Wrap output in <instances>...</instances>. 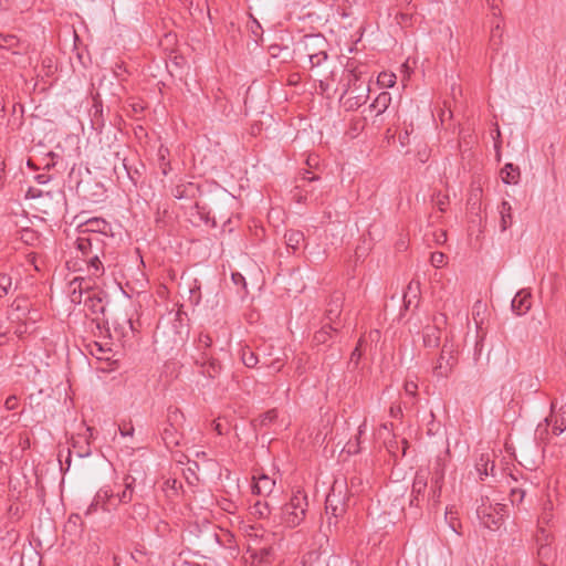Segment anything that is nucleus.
<instances>
[{"label": "nucleus", "instance_id": "nucleus-1", "mask_svg": "<svg viewBox=\"0 0 566 566\" xmlns=\"http://www.w3.org/2000/svg\"><path fill=\"white\" fill-rule=\"evenodd\" d=\"M307 495L304 491L297 490L293 493L290 502L281 509V521L287 527L298 526L305 518L307 510Z\"/></svg>", "mask_w": 566, "mask_h": 566}, {"label": "nucleus", "instance_id": "nucleus-2", "mask_svg": "<svg viewBox=\"0 0 566 566\" xmlns=\"http://www.w3.org/2000/svg\"><path fill=\"white\" fill-rule=\"evenodd\" d=\"M509 513V506L502 503H492L489 497H481L476 507V516L490 530H499Z\"/></svg>", "mask_w": 566, "mask_h": 566}, {"label": "nucleus", "instance_id": "nucleus-3", "mask_svg": "<svg viewBox=\"0 0 566 566\" xmlns=\"http://www.w3.org/2000/svg\"><path fill=\"white\" fill-rule=\"evenodd\" d=\"M457 364L458 350L452 343L446 340L433 366V376L437 378H448L452 374Z\"/></svg>", "mask_w": 566, "mask_h": 566}, {"label": "nucleus", "instance_id": "nucleus-4", "mask_svg": "<svg viewBox=\"0 0 566 566\" xmlns=\"http://www.w3.org/2000/svg\"><path fill=\"white\" fill-rule=\"evenodd\" d=\"M325 511L326 514H331L327 518V525H332V518H337L342 516L346 512V503L342 496V489L337 482L334 483L331 492L326 496L325 501Z\"/></svg>", "mask_w": 566, "mask_h": 566}, {"label": "nucleus", "instance_id": "nucleus-5", "mask_svg": "<svg viewBox=\"0 0 566 566\" xmlns=\"http://www.w3.org/2000/svg\"><path fill=\"white\" fill-rule=\"evenodd\" d=\"M536 541L538 544L537 556L541 566H547V562L555 557V551L551 545L549 534H547L544 528H539Z\"/></svg>", "mask_w": 566, "mask_h": 566}, {"label": "nucleus", "instance_id": "nucleus-6", "mask_svg": "<svg viewBox=\"0 0 566 566\" xmlns=\"http://www.w3.org/2000/svg\"><path fill=\"white\" fill-rule=\"evenodd\" d=\"M303 180L307 184L297 186L295 188L296 191L294 192L293 198L296 199L298 202H303V201L305 202L308 197L312 201H317L318 197L317 196L314 197V188L307 189V187L311 186L312 182L319 180V177L310 171H306L303 177Z\"/></svg>", "mask_w": 566, "mask_h": 566}, {"label": "nucleus", "instance_id": "nucleus-7", "mask_svg": "<svg viewBox=\"0 0 566 566\" xmlns=\"http://www.w3.org/2000/svg\"><path fill=\"white\" fill-rule=\"evenodd\" d=\"M532 306V294L526 289L520 290L511 302L513 313L518 316L525 315Z\"/></svg>", "mask_w": 566, "mask_h": 566}, {"label": "nucleus", "instance_id": "nucleus-8", "mask_svg": "<svg viewBox=\"0 0 566 566\" xmlns=\"http://www.w3.org/2000/svg\"><path fill=\"white\" fill-rule=\"evenodd\" d=\"M195 364L200 368V373L211 379L217 378L222 371L221 363L212 355L209 358H195Z\"/></svg>", "mask_w": 566, "mask_h": 566}, {"label": "nucleus", "instance_id": "nucleus-9", "mask_svg": "<svg viewBox=\"0 0 566 566\" xmlns=\"http://www.w3.org/2000/svg\"><path fill=\"white\" fill-rule=\"evenodd\" d=\"M344 303V295L342 292H334L327 303L325 312L326 319L331 324H335L339 318Z\"/></svg>", "mask_w": 566, "mask_h": 566}, {"label": "nucleus", "instance_id": "nucleus-10", "mask_svg": "<svg viewBox=\"0 0 566 566\" xmlns=\"http://www.w3.org/2000/svg\"><path fill=\"white\" fill-rule=\"evenodd\" d=\"M428 486V472L423 470H419L416 473L413 483H412V490L411 495L412 499L410 500L411 505H418L419 496H423L426 489Z\"/></svg>", "mask_w": 566, "mask_h": 566}, {"label": "nucleus", "instance_id": "nucleus-11", "mask_svg": "<svg viewBox=\"0 0 566 566\" xmlns=\"http://www.w3.org/2000/svg\"><path fill=\"white\" fill-rule=\"evenodd\" d=\"M84 229L81 230V233H101L104 238L108 237V232L111 231V226L107 221L101 218H93L87 220L83 224Z\"/></svg>", "mask_w": 566, "mask_h": 566}, {"label": "nucleus", "instance_id": "nucleus-12", "mask_svg": "<svg viewBox=\"0 0 566 566\" xmlns=\"http://www.w3.org/2000/svg\"><path fill=\"white\" fill-rule=\"evenodd\" d=\"M253 480L252 491L258 495H270L275 486V481L266 474L254 476Z\"/></svg>", "mask_w": 566, "mask_h": 566}, {"label": "nucleus", "instance_id": "nucleus-13", "mask_svg": "<svg viewBox=\"0 0 566 566\" xmlns=\"http://www.w3.org/2000/svg\"><path fill=\"white\" fill-rule=\"evenodd\" d=\"M447 469V454L438 455L434 460L432 471H431V484H442L444 481Z\"/></svg>", "mask_w": 566, "mask_h": 566}, {"label": "nucleus", "instance_id": "nucleus-14", "mask_svg": "<svg viewBox=\"0 0 566 566\" xmlns=\"http://www.w3.org/2000/svg\"><path fill=\"white\" fill-rule=\"evenodd\" d=\"M423 345L427 348H436L440 345L441 332L437 326H427L422 334Z\"/></svg>", "mask_w": 566, "mask_h": 566}, {"label": "nucleus", "instance_id": "nucleus-15", "mask_svg": "<svg viewBox=\"0 0 566 566\" xmlns=\"http://www.w3.org/2000/svg\"><path fill=\"white\" fill-rule=\"evenodd\" d=\"M212 346V338L205 333H200L197 339L198 356L196 358H209L211 356L210 349Z\"/></svg>", "mask_w": 566, "mask_h": 566}, {"label": "nucleus", "instance_id": "nucleus-16", "mask_svg": "<svg viewBox=\"0 0 566 566\" xmlns=\"http://www.w3.org/2000/svg\"><path fill=\"white\" fill-rule=\"evenodd\" d=\"M285 243L293 251L298 250L305 241L304 233L298 230H287L284 234Z\"/></svg>", "mask_w": 566, "mask_h": 566}, {"label": "nucleus", "instance_id": "nucleus-17", "mask_svg": "<svg viewBox=\"0 0 566 566\" xmlns=\"http://www.w3.org/2000/svg\"><path fill=\"white\" fill-rule=\"evenodd\" d=\"M500 212V228L506 231L513 223L512 207L507 201H502L499 207Z\"/></svg>", "mask_w": 566, "mask_h": 566}, {"label": "nucleus", "instance_id": "nucleus-18", "mask_svg": "<svg viewBox=\"0 0 566 566\" xmlns=\"http://www.w3.org/2000/svg\"><path fill=\"white\" fill-rule=\"evenodd\" d=\"M99 256L101 255H90L88 258L83 260L86 263L88 273L95 277H101L105 271L103 262L101 261Z\"/></svg>", "mask_w": 566, "mask_h": 566}, {"label": "nucleus", "instance_id": "nucleus-19", "mask_svg": "<svg viewBox=\"0 0 566 566\" xmlns=\"http://www.w3.org/2000/svg\"><path fill=\"white\" fill-rule=\"evenodd\" d=\"M520 176H521L520 168L517 166H514L511 163L506 164L501 170V177H502L503 182L509 184V185L517 184Z\"/></svg>", "mask_w": 566, "mask_h": 566}, {"label": "nucleus", "instance_id": "nucleus-20", "mask_svg": "<svg viewBox=\"0 0 566 566\" xmlns=\"http://www.w3.org/2000/svg\"><path fill=\"white\" fill-rule=\"evenodd\" d=\"M76 249L81 252L83 260L92 255V233L83 234L75 241Z\"/></svg>", "mask_w": 566, "mask_h": 566}, {"label": "nucleus", "instance_id": "nucleus-21", "mask_svg": "<svg viewBox=\"0 0 566 566\" xmlns=\"http://www.w3.org/2000/svg\"><path fill=\"white\" fill-rule=\"evenodd\" d=\"M77 283V287H73L71 293V301L75 304L82 303V295L84 291L90 290V285L86 283L85 279L76 277L72 281L71 285H75Z\"/></svg>", "mask_w": 566, "mask_h": 566}, {"label": "nucleus", "instance_id": "nucleus-22", "mask_svg": "<svg viewBox=\"0 0 566 566\" xmlns=\"http://www.w3.org/2000/svg\"><path fill=\"white\" fill-rule=\"evenodd\" d=\"M368 91L369 88H361V92L359 94H357L356 96L348 97L344 102V107L346 108V111H355L359 108L363 104H365L368 97Z\"/></svg>", "mask_w": 566, "mask_h": 566}, {"label": "nucleus", "instance_id": "nucleus-23", "mask_svg": "<svg viewBox=\"0 0 566 566\" xmlns=\"http://www.w3.org/2000/svg\"><path fill=\"white\" fill-rule=\"evenodd\" d=\"M339 331L338 326H334L331 323H326L323 327L314 334V340L317 344H325L332 337L333 333Z\"/></svg>", "mask_w": 566, "mask_h": 566}, {"label": "nucleus", "instance_id": "nucleus-24", "mask_svg": "<svg viewBox=\"0 0 566 566\" xmlns=\"http://www.w3.org/2000/svg\"><path fill=\"white\" fill-rule=\"evenodd\" d=\"M169 157V149L165 146H160L157 151L158 165L164 176H167L171 170Z\"/></svg>", "mask_w": 566, "mask_h": 566}, {"label": "nucleus", "instance_id": "nucleus-25", "mask_svg": "<svg viewBox=\"0 0 566 566\" xmlns=\"http://www.w3.org/2000/svg\"><path fill=\"white\" fill-rule=\"evenodd\" d=\"M566 429V403L562 405L557 416L554 419L553 432L558 436Z\"/></svg>", "mask_w": 566, "mask_h": 566}, {"label": "nucleus", "instance_id": "nucleus-26", "mask_svg": "<svg viewBox=\"0 0 566 566\" xmlns=\"http://www.w3.org/2000/svg\"><path fill=\"white\" fill-rule=\"evenodd\" d=\"M135 478L127 475L125 478V489L123 492L117 494L118 501L120 503H129L133 500V492H134V485Z\"/></svg>", "mask_w": 566, "mask_h": 566}, {"label": "nucleus", "instance_id": "nucleus-27", "mask_svg": "<svg viewBox=\"0 0 566 566\" xmlns=\"http://www.w3.org/2000/svg\"><path fill=\"white\" fill-rule=\"evenodd\" d=\"M84 303H85V306H87L88 310L93 314L104 313L105 308H104V305H103V298L99 295H97V294L90 295L84 301Z\"/></svg>", "mask_w": 566, "mask_h": 566}, {"label": "nucleus", "instance_id": "nucleus-28", "mask_svg": "<svg viewBox=\"0 0 566 566\" xmlns=\"http://www.w3.org/2000/svg\"><path fill=\"white\" fill-rule=\"evenodd\" d=\"M390 101H391L390 94L387 92H382L376 97V99L370 105V107L376 109L377 114H381L388 108Z\"/></svg>", "mask_w": 566, "mask_h": 566}, {"label": "nucleus", "instance_id": "nucleus-29", "mask_svg": "<svg viewBox=\"0 0 566 566\" xmlns=\"http://www.w3.org/2000/svg\"><path fill=\"white\" fill-rule=\"evenodd\" d=\"M277 418L276 410L272 409L262 415H260L256 419L253 420V426L256 427H268L273 423Z\"/></svg>", "mask_w": 566, "mask_h": 566}, {"label": "nucleus", "instance_id": "nucleus-30", "mask_svg": "<svg viewBox=\"0 0 566 566\" xmlns=\"http://www.w3.org/2000/svg\"><path fill=\"white\" fill-rule=\"evenodd\" d=\"M366 429V422H363L358 428V433L354 441H348L345 446L344 450L348 454H357L360 451L359 444H360V436L365 432Z\"/></svg>", "mask_w": 566, "mask_h": 566}, {"label": "nucleus", "instance_id": "nucleus-31", "mask_svg": "<svg viewBox=\"0 0 566 566\" xmlns=\"http://www.w3.org/2000/svg\"><path fill=\"white\" fill-rule=\"evenodd\" d=\"M103 234L92 233V255H103L106 247V242Z\"/></svg>", "mask_w": 566, "mask_h": 566}, {"label": "nucleus", "instance_id": "nucleus-32", "mask_svg": "<svg viewBox=\"0 0 566 566\" xmlns=\"http://www.w3.org/2000/svg\"><path fill=\"white\" fill-rule=\"evenodd\" d=\"M306 49H307V56L310 59L312 67L319 66L328 57L325 50H319L318 52H314L310 49L308 43H306Z\"/></svg>", "mask_w": 566, "mask_h": 566}, {"label": "nucleus", "instance_id": "nucleus-33", "mask_svg": "<svg viewBox=\"0 0 566 566\" xmlns=\"http://www.w3.org/2000/svg\"><path fill=\"white\" fill-rule=\"evenodd\" d=\"M241 359L244 366L249 368L255 367L259 361L256 354L249 347L242 348Z\"/></svg>", "mask_w": 566, "mask_h": 566}, {"label": "nucleus", "instance_id": "nucleus-34", "mask_svg": "<svg viewBox=\"0 0 566 566\" xmlns=\"http://www.w3.org/2000/svg\"><path fill=\"white\" fill-rule=\"evenodd\" d=\"M12 287V277L7 273H0V297L8 295Z\"/></svg>", "mask_w": 566, "mask_h": 566}, {"label": "nucleus", "instance_id": "nucleus-35", "mask_svg": "<svg viewBox=\"0 0 566 566\" xmlns=\"http://www.w3.org/2000/svg\"><path fill=\"white\" fill-rule=\"evenodd\" d=\"M163 439L167 447L177 446L179 443V441L175 434V428L171 424H169L168 427H166L164 429Z\"/></svg>", "mask_w": 566, "mask_h": 566}, {"label": "nucleus", "instance_id": "nucleus-36", "mask_svg": "<svg viewBox=\"0 0 566 566\" xmlns=\"http://www.w3.org/2000/svg\"><path fill=\"white\" fill-rule=\"evenodd\" d=\"M378 83L385 87H391L396 83V75L392 73L381 72L378 75Z\"/></svg>", "mask_w": 566, "mask_h": 566}, {"label": "nucleus", "instance_id": "nucleus-37", "mask_svg": "<svg viewBox=\"0 0 566 566\" xmlns=\"http://www.w3.org/2000/svg\"><path fill=\"white\" fill-rule=\"evenodd\" d=\"M18 43V39L15 35L12 34H0V46L2 48H12L14 44Z\"/></svg>", "mask_w": 566, "mask_h": 566}, {"label": "nucleus", "instance_id": "nucleus-38", "mask_svg": "<svg viewBox=\"0 0 566 566\" xmlns=\"http://www.w3.org/2000/svg\"><path fill=\"white\" fill-rule=\"evenodd\" d=\"M446 254L442 253V252H433L431 254V258H430V261H431V264L436 268H440L446 262Z\"/></svg>", "mask_w": 566, "mask_h": 566}, {"label": "nucleus", "instance_id": "nucleus-39", "mask_svg": "<svg viewBox=\"0 0 566 566\" xmlns=\"http://www.w3.org/2000/svg\"><path fill=\"white\" fill-rule=\"evenodd\" d=\"M442 484H431L430 485V500L433 502V503H439L440 501V496H441V491H442Z\"/></svg>", "mask_w": 566, "mask_h": 566}, {"label": "nucleus", "instance_id": "nucleus-40", "mask_svg": "<svg viewBox=\"0 0 566 566\" xmlns=\"http://www.w3.org/2000/svg\"><path fill=\"white\" fill-rule=\"evenodd\" d=\"M525 492L522 489H512L510 493L512 504L522 503Z\"/></svg>", "mask_w": 566, "mask_h": 566}, {"label": "nucleus", "instance_id": "nucleus-41", "mask_svg": "<svg viewBox=\"0 0 566 566\" xmlns=\"http://www.w3.org/2000/svg\"><path fill=\"white\" fill-rule=\"evenodd\" d=\"M403 388H405V391L407 395H409L412 398H416L417 392H418V384L416 381L407 380L405 382Z\"/></svg>", "mask_w": 566, "mask_h": 566}, {"label": "nucleus", "instance_id": "nucleus-42", "mask_svg": "<svg viewBox=\"0 0 566 566\" xmlns=\"http://www.w3.org/2000/svg\"><path fill=\"white\" fill-rule=\"evenodd\" d=\"M419 291H420V283L419 281H411L408 286H407V292L408 295H411L413 298H417L418 297V294H419Z\"/></svg>", "mask_w": 566, "mask_h": 566}, {"label": "nucleus", "instance_id": "nucleus-43", "mask_svg": "<svg viewBox=\"0 0 566 566\" xmlns=\"http://www.w3.org/2000/svg\"><path fill=\"white\" fill-rule=\"evenodd\" d=\"M446 520L449 522L451 530L454 533L460 534V532L458 531V526H460V523L457 522V518L452 515L451 511L446 512Z\"/></svg>", "mask_w": 566, "mask_h": 566}, {"label": "nucleus", "instance_id": "nucleus-44", "mask_svg": "<svg viewBox=\"0 0 566 566\" xmlns=\"http://www.w3.org/2000/svg\"><path fill=\"white\" fill-rule=\"evenodd\" d=\"M118 429L123 437H132L133 436L134 427L130 422H128V423L125 422L123 424H119Z\"/></svg>", "mask_w": 566, "mask_h": 566}, {"label": "nucleus", "instance_id": "nucleus-45", "mask_svg": "<svg viewBox=\"0 0 566 566\" xmlns=\"http://www.w3.org/2000/svg\"><path fill=\"white\" fill-rule=\"evenodd\" d=\"M254 509H255L256 513H259L260 516H265V515L270 514V507L266 502H264V503L256 502V504L254 505Z\"/></svg>", "mask_w": 566, "mask_h": 566}, {"label": "nucleus", "instance_id": "nucleus-46", "mask_svg": "<svg viewBox=\"0 0 566 566\" xmlns=\"http://www.w3.org/2000/svg\"><path fill=\"white\" fill-rule=\"evenodd\" d=\"M19 400L15 396H9L4 401L7 410H15L18 408Z\"/></svg>", "mask_w": 566, "mask_h": 566}, {"label": "nucleus", "instance_id": "nucleus-47", "mask_svg": "<svg viewBox=\"0 0 566 566\" xmlns=\"http://www.w3.org/2000/svg\"><path fill=\"white\" fill-rule=\"evenodd\" d=\"M188 187L184 185L176 186L172 193L177 199H182L187 197Z\"/></svg>", "mask_w": 566, "mask_h": 566}, {"label": "nucleus", "instance_id": "nucleus-48", "mask_svg": "<svg viewBox=\"0 0 566 566\" xmlns=\"http://www.w3.org/2000/svg\"><path fill=\"white\" fill-rule=\"evenodd\" d=\"M488 465H489V460L484 461V459L482 457L480 462L476 464V469L481 475H489Z\"/></svg>", "mask_w": 566, "mask_h": 566}, {"label": "nucleus", "instance_id": "nucleus-49", "mask_svg": "<svg viewBox=\"0 0 566 566\" xmlns=\"http://www.w3.org/2000/svg\"><path fill=\"white\" fill-rule=\"evenodd\" d=\"M273 554L272 547H263L260 549L261 562H269V557Z\"/></svg>", "mask_w": 566, "mask_h": 566}, {"label": "nucleus", "instance_id": "nucleus-50", "mask_svg": "<svg viewBox=\"0 0 566 566\" xmlns=\"http://www.w3.org/2000/svg\"><path fill=\"white\" fill-rule=\"evenodd\" d=\"M359 345H360V342L358 343V345L354 348V350L350 354L352 363L358 364V361L361 357V352H360Z\"/></svg>", "mask_w": 566, "mask_h": 566}, {"label": "nucleus", "instance_id": "nucleus-51", "mask_svg": "<svg viewBox=\"0 0 566 566\" xmlns=\"http://www.w3.org/2000/svg\"><path fill=\"white\" fill-rule=\"evenodd\" d=\"M353 81H357V75H356V73L354 71H350V75H349L348 82L345 85L344 91L342 93L340 101L347 94V92H348Z\"/></svg>", "mask_w": 566, "mask_h": 566}, {"label": "nucleus", "instance_id": "nucleus-52", "mask_svg": "<svg viewBox=\"0 0 566 566\" xmlns=\"http://www.w3.org/2000/svg\"><path fill=\"white\" fill-rule=\"evenodd\" d=\"M389 413L392 418H400L402 416V410L399 405H392L389 409Z\"/></svg>", "mask_w": 566, "mask_h": 566}, {"label": "nucleus", "instance_id": "nucleus-53", "mask_svg": "<svg viewBox=\"0 0 566 566\" xmlns=\"http://www.w3.org/2000/svg\"><path fill=\"white\" fill-rule=\"evenodd\" d=\"M166 485H167L168 489L172 490L175 493H177L178 488H181V484L178 483V481L175 480V479L174 480H167L166 481Z\"/></svg>", "mask_w": 566, "mask_h": 566}, {"label": "nucleus", "instance_id": "nucleus-54", "mask_svg": "<svg viewBox=\"0 0 566 566\" xmlns=\"http://www.w3.org/2000/svg\"><path fill=\"white\" fill-rule=\"evenodd\" d=\"M496 36L501 38V29H500V25L496 24L493 29H492V33H491V42L493 44H496L497 42H495V39Z\"/></svg>", "mask_w": 566, "mask_h": 566}, {"label": "nucleus", "instance_id": "nucleus-55", "mask_svg": "<svg viewBox=\"0 0 566 566\" xmlns=\"http://www.w3.org/2000/svg\"><path fill=\"white\" fill-rule=\"evenodd\" d=\"M232 281L235 284L242 283V284L245 285V279H244V276L241 273H232Z\"/></svg>", "mask_w": 566, "mask_h": 566}, {"label": "nucleus", "instance_id": "nucleus-56", "mask_svg": "<svg viewBox=\"0 0 566 566\" xmlns=\"http://www.w3.org/2000/svg\"><path fill=\"white\" fill-rule=\"evenodd\" d=\"M38 184H46L50 180V176L46 174H40L35 176Z\"/></svg>", "mask_w": 566, "mask_h": 566}, {"label": "nucleus", "instance_id": "nucleus-57", "mask_svg": "<svg viewBox=\"0 0 566 566\" xmlns=\"http://www.w3.org/2000/svg\"><path fill=\"white\" fill-rule=\"evenodd\" d=\"M412 303L411 295H408V293L403 294V305L406 308H409Z\"/></svg>", "mask_w": 566, "mask_h": 566}, {"label": "nucleus", "instance_id": "nucleus-58", "mask_svg": "<svg viewBox=\"0 0 566 566\" xmlns=\"http://www.w3.org/2000/svg\"><path fill=\"white\" fill-rule=\"evenodd\" d=\"M412 303L411 295H408V293L403 294V305L406 308H409Z\"/></svg>", "mask_w": 566, "mask_h": 566}, {"label": "nucleus", "instance_id": "nucleus-59", "mask_svg": "<svg viewBox=\"0 0 566 566\" xmlns=\"http://www.w3.org/2000/svg\"><path fill=\"white\" fill-rule=\"evenodd\" d=\"M308 41H312V42H319V43H324V39H322L319 35H311L307 38Z\"/></svg>", "mask_w": 566, "mask_h": 566}, {"label": "nucleus", "instance_id": "nucleus-60", "mask_svg": "<svg viewBox=\"0 0 566 566\" xmlns=\"http://www.w3.org/2000/svg\"><path fill=\"white\" fill-rule=\"evenodd\" d=\"M214 430H216L219 434H223L222 429H221V424H220V423H216V426H214Z\"/></svg>", "mask_w": 566, "mask_h": 566}, {"label": "nucleus", "instance_id": "nucleus-61", "mask_svg": "<svg viewBox=\"0 0 566 566\" xmlns=\"http://www.w3.org/2000/svg\"><path fill=\"white\" fill-rule=\"evenodd\" d=\"M78 518H80L78 515H71L69 522H72V521L76 522V520H78Z\"/></svg>", "mask_w": 566, "mask_h": 566}, {"label": "nucleus", "instance_id": "nucleus-62", "mask_svg": "<svg viewBox=\"0 0 566 566\" xmlns=\"http://www.w3.org/2000/svg\"><path fill=\"white\" fill-rule=\"evenodd\" d=\"M78 518H80L78 515H71L69 522H72V521L76 522V520H78Z\"/></svg>", "mask_w": 566, "mask_h": 566}, {"label": "nucleus", "instance_id": "nucleus-63", "mask_svg": "<svg viewBox=\"0 0 566 566\" xmlns=\"http://www.w3.org/2000/svg\"><path fill=\"white\" fill-rule=\"evenodd\" d=\"M552 421H553L552 417H548L545 419L546 428L552 423Z\"/></svg>", "mask_w": 566, "mask_h": 566}, {"label": "nucleus", "instance_id": "nucleus-64", "mask_svg": "<svg viewBox=\"0 0 566 566\" xmlns=\"http://www.w3.org/2000/svg\"><path fill=\"white\" fill-rule=\"evenodd\" d=\"M127 324L129 325V328L134 331L133 321L130 318L127 319Z\"/></svg>", "mask_w": 566, "mask_h": 566}]
</instances>
